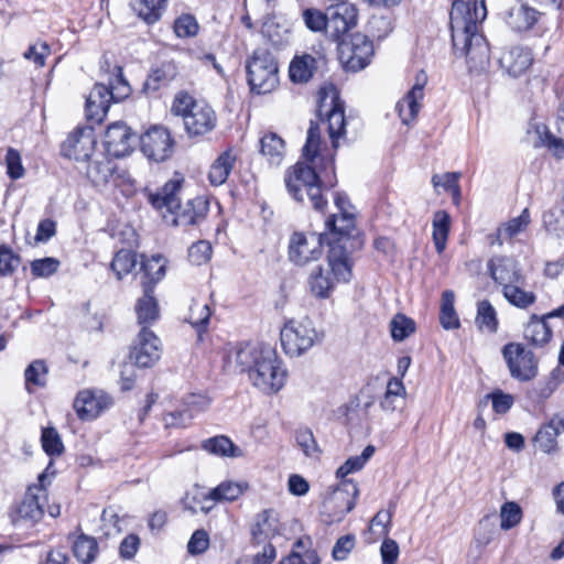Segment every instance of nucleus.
<instances>
[{"label":"nucleus","instance_id":"obj_1","mask_svg":"<svg viewBox=\"0 0 564 564\" xmlns=\"http://www.w3.org/2000/svg\"><path fill=\"white\" fill-rule=\"evenodd\" d=\"M486 17V0H456L449 13L454 54L465 57L475 74L487 72L490 65L489 43L482 33Z\"/></svg>","mask_w":564,"mask_h":564},{"label":"nucleus","instance_id":"obj_2","mask_svg":"<svg viewBox=\"0 0 564 564\" xmlns=\"http://www.w3.org/2000/svg\"><path fill=\"white\" fill-rule=\"evenodd\" d=\"M288 193L296 202L304 200V194L311 200L313 208L324 212L327 200L322 195L323 188H332L337 184L334 159H319L318 166L305 162H297L288 169L284 174Z\"/></svg>","mask_w":564,"mask_h":564},{"label":"nucleus","instance_id":"obj_3","mask_svg":"<svg viewBox=\"0 0 564 564\" xmlns=\"http://www.w3.org/2000/svg\"><path fill=\"white\" fill-rule=\"evenodd\" d=\"M236 364L248 372L252 384L264 393L280 391L286 381V369L276 351L269 345H246L236 354Z\"/></svg>","mask_w":564,"mask_h":564},{"label":"nucleus","instance_id":"obj_4","mask_svg":"<svg viewBox=\"0 0 564 564\" xmlns=\"http://www.w3.org/2000/svg\"><path fill=\"white\" fill-rule=\"evenodd\" d=\"M181 186V180H170L160 191L149 195V202L155 209L166 208L169 213L173 214L175 226H198L207 217L209 202L207 198L198 196L182 206L177 196Z\"/></svg>","mask_w":564,"mask_h":564},{"label":"nucleus","instance_id":"obj_5","mask_svg":"<svg viewBox=\"0 0 564 564\" xmlns=\"http://www.w3.org/2000/svg\"><path fill=\"white\" fill-rule=\"evenodd\" d=\"M348 239L341 240L329 248L328 267H315L308 276L311 293L318 299H328L336 283L348 282L351 278L352 262L347 249Z\"/></svg>","mask_w":564,"mask_h":564},{"label":"nucleus","instance_id":"obj_6","mask_svg":"<svg viewBox=\"0 0 564 564\" xmlns=\"http://www.w3.org/2000/svg\"><path fill=\"white\" fill-rule=\"evenodd\" d=\"M171 111L183 119L185 131L189 137H200L212 132L217 126V113L204 100L194 99L188 93L175 95Z\"/></svg>","mask_w":564,"mask_h":564},{"label":"nucleus","instance_id":"obj_7","mask_svg":"<svg viewBox=\"0 0 564 564\" xmlns=\"http://www.w3.org/2000/svg\"><path fill=\"white\" fill-rule=\"evenodd\" d=\"M246 70L248 84L253 93H270L279 84L278 62L268 50H254L246 63Z\"/></svg>","mask_w":564,"mask_h":564},{"label":"nucleus","instance_id":"obj_8","mask_svg":"<svg viewBox=\"0 0 564 564\" xmlns=\"http://www.w3.org/2000/svg\"><path fill=\"white\" fill-rule=\"evenodd\" d=\"M322 339L308 318L289 321L281 329V344L286 355L297 357Z\"/></svg>","mask_w":564,"mask_h":564},{"label":"nucleus","instance_id":"obj_9","mask_svg":"<svg viewBox=\"0 0 564 564\" xmlns=\"http://www.w3.org/2000/svg\"><path fill=\"white\" fill-rule=\"evenodd\" d=\"M46 478L47 475L42 473L37 478L39 484L28 487L24 498L11 514L13 523L25 521L34 524L43 518L44 503L47 502V490L45 488Z\"/></svg>","mask_w":564,"mask_h":564},{"label":"nucleus","instance_id":"obj_10","mask_svg":"<svg viewBox=\"0 0 564 564\" xmlns=\"http://www.w3.org/2000/svg\"><path fill=\"white\" fill-rule=\"evenodd\" d=\"M337 50L341 62L354 72L365 68L373 55L372 42L361 33L351 34L339 41Z\"/></svg>","mask_w":564,"mask_h":564},{"label":"nucleus","instance_id":"obj_11","mask_svg":"<svg viewBox=\"0 0 564 564\" xmlns=\"http://www.w3.org/2000/svg\"><path fill=\"white\" fill-rule=\"evenodd\" d=\"M86 162V176L99 189L119 186L124 177V172L119 171L117 163L104 153H96Z\"/></svg>","mask_w":564,"mask_h":564},{"label":"nucleus","instance_id":"obj_12","mask_svg":"<svg viewBox=\"0 0 564 564\" xmlns=\"http://www.w3.org/2000/svg\"><path fill=\"white\" fill-rule=\"evenodd\" d=\"M162 343L149 327L143 326L132 345L129 359L138 368H151L161 358Z\"/></svg>","mask_w":564,"mask_h":564},{"label":"nucleus","instance_id":"obj_13","mask_svg":"<svg viewBox=\"0 0 564 564\" xmlns=\"http://www.w3.org/2000/svg\"><path fill=\"white\" fill-rule=\"evenodd\" d=\"M502 356L512 378L519 381H529L536 376L538 362L533 352L525 350L520 344L510 343L505 345Z\"/></svg>","mask_w":564,"mask_h":564},{"label":"nucleus","instance_id":"obj_14","mask_svg":"<svg viewBox=\"0 0 564 564\" xmlns=\"http://www.w3.org/2000/svg\"><path fill=\"white\" fill-rule=\"evenodd\" d=\"M358 10L350 2H339L328 8L327 36L338 44L357 25Z\"/></svg>","mask_w":564,"mask_h":564},{"label":"nucleus","instance_id":"obj_15","mask_svg":"<svg viewBox=\"0 0 564 564\" xmlns=\"http://www.w3.org/2000/svg\"><path fill=\"white\" fill-rule=\"evenodd\" d=\"M95 147L96 137L93 128L77 127L62 143L61 153L77 162H86L96 154Z\"/></svg>","mask_w":564,"mask_h":564},{"label":"nucleus","instance_id":"obj_16","mask_svg":"<svg viewBox=\"0 0 564 564\" xmlns=\"http://www.w3.org/2000/svg\"><path fill=\"white\" fill-rule=\"evenodd\" d=\"M318 116L327 122L328 134L334 149L338 148V140L345 134L344 105L336 94L322 96L318 106Z\"/></svg>","mask_w":564,"mask_h":564},{"label":"nucleus","instance_id":"obj_17","mask_svg":"<svg viewBox=\"0 0 564 564\" xmlns=\"http://www.w3.org/2000/svg\"><path fill=\"white\" fill-rule=\"evenodd\" d=\"M113 404L112 398L102 390H80L73 408L82 421H93Z\"/></svg>","mask_w":564,"mask_h":564},{"label":"nucleus","instance_id":"obj_18","mask_svg":"<svg viewBox=\"0 0 564 564\" xmlns=\"http://www.w3.org/2000/svg\"><path fill=\"white\" fill-rule=\"evenodd\" d=\"M140 143L143 154L155 162L165 161L173 152V140L164 127L150 128L140 138Z\"/></svg>","mask_w":564,"mask_h":564},{"label":"nucleus","instance_id":"obj_19","mask_svg":"<svg viewBox=\"0 0 564 564\" xmlns=\"http://www.w3.org/2000/svg\"><path fill=\"white\" fill-rule=\"evenodd\" d=\"M533 61V53L530 48L514 45L501 50L498 65L508 77L519 78L529 70Z\"/></svg>","mask_w":564,"mask_h":564},{"label":"nucleus","instance_id":"obj_20","mask_svg":"<svg viewBox=\"0 0 564 564\" xmlns=\"http://www.w3.org/2000/svg\"><path fill=\"white\" fill-rule=\"evenodd\" d=\"M323 254L319 237L314 234L306 236L294 232L289 242V258L296 265H305L310 261L317 260Z\"/></svg>","mask_w":564,"mask_h":564},{"label":"nucleus","instance_id":"obj_21","mask_svg":"<svg viewBox=\"0 0 564 564\" xmlns=\"http://www.w3.org/2000/svg\"><path fill=\"white\" fill-rule=\"evenodd\" d=\"M115 69L116 75L109 86L96 84L90 90L88 98L91 105L98 102L99 107H101V105L110 107L111 101L118 102L129 97L131 88L123 77L122 68L116 66Z\"/></svg>","mask_w":564,"mask_h":564},{"label":"nucleus","instance_id":"obj_22","mask_svg":"<svg viewBox=\"0 0 564 564\" xmlns=\"http://www.w3.org/2000/svg\"><path fill=\"white\" fill-rule=\"evenodd\" d=\"M427 83V75L420 69L414 77V84L406 95L397 102L395 110L404 124L413 122L420 111V101L424 97V87Z\"/></svg>","mask_w":564,"mask_h":564},{"label":"nucleus","instance_id":"obj_23","mask_svg":"<svg viewBox=\"0 0 564 564\" xmlns=\"http://www.w3.org/2000/svg\"><path fill=\"white\" fill-rule=\"evenodd\" d=\"M487 270L495 283L502 289L513 283H524L520 264L511 257H492L487 263Z\"/></svg>","mask_w":564,"mask_h":564},{"label":"nucleus","instance_id":"obj_24","mask_svg":"<svg viewBox=\"0 0 564 564\" xmlns=\"http://www.w3.org/2000/svg\"><path fill=\"white\" fill-rule=\"evenodd\" d=\"M133 139L134 134L130 128L126 123L118 121L108 126L104 138V145L109 155L122 158L131 151Z\"/></svg>","mask_w":564,"mask_h":564},{"label":"nucleus","instance_id":"obj_25","mask_svg":"<svg viewBox=\"0 0 564 564\" xmlns=\"http://www.w3.org/2000/svg\"><path fill=\"white\" fill-rule=\"evenodd\" d=\"M540 18V12L524 2H517L505 14L506 24L514 32L531 30Z\"/></svg>","mask_w":564,"mask_h":564},{"label":"nucleus","instance_id":"obj_26","mask_svg":"<svg viewBox=\"0 0 564 564\" xmlns=\"http://www.w3.org/2000/svg\"><path fill=\"white\" fill-rule=\"evenodd\" d=\"M279 532V518L274 509H264L254 518L250 533L257 544L267 543Z\"/></svg>","mask_w":564,"mask_h":564},{"label":"nucleus","instance_id":"obj_27","mask_svg":"<svg viewBox=\"0 0 564 564\" xmlns=\"http://www.w3.org/2000/svg\"><path fill=\"white\" fill-rule=\"evenodd\" d=\"M358 494L357 484L351 479H344L333 489L328 501L333 503L337 514L345 516L355 508Z\"/></svg>","mask_w":564,"mask_h":564},{"label":"nucleus","instance_id":"obj_28","mask_svg":"<svg viewBox=\"0 0 564 564\" xmlns=\"http://www.w3.org/2000/svg\"><path fill=\"white\" fill-rule=\"evenodd\" d=\"M326 227L333 232L337 234L338 238L332 241L330 247L335 243H339L344 239H348L349 243L347 245V249L352 252V249L360 241L356 238L350 237V232L355 229V215L352 212L334 214L326 220Z\"/></svg>","mask_w":564,"mask_h":564},{"label":"nucleus","instance_id":"obj_29","mask_svg":"<svg viewBox=\"0 0 564 564\" xmlns=\"http://www.w3.org/2000/svg\"><path fill=\"white\" fill-rule=\"evenodd\" d=\"M178 68L173 61H164L151 68L143 84L145 93H154L161 87L167 86L177 76Z\"/></svg>","mask_w":564,"mask_h":564},{"label":"nucleus","instance_id":"obj_30","mask_svg":"<svg viewBox=\"0 0 564 564\" xmlns=\"http://www.w3.org/2000/svg\"><path fill=\"white\" fill-rule=\"evenodd\" d=\"M135 313L138 323L141 328L143 326L149 327L159 319V305L155 297L153 296V290L151 285H144L143 295L138 300L135 305Z\"/></svg>","mask_w":564,"mask_h":564},{"label":"nucleus","instance_id":"obj_31","mask_svg":"<svg viewBox=\"0 0 564 564\" xmlns=\"http://www.w3.org/2000/svg\"><path fill=\"white\" fill-rule=\"evenodd\" d=\"M318 61L310 54L296 55L290 63L289 76L295 84L307 83L317 70Z\"/></svg>","mask_w":564,"mask_h":564},{"label":"nucleus","instance_id":"obj_32","mask_svg":"<svg viewBox=\"0 0 564 564\" xmlns=\"http://www.w3.org/2000/svg\"><path fill=\"white\" fill-rule=\"evenodd\" d=\"M260 151L270 164L280 165L285 155V142L274 132H268L260 139Z\"/></svg>","mask_w":564,"mask_h":564},{"label":"nucleus","instance_id":"obj_33","mask_svg":"<svg viewBox=\"0 0 564 564\" xmlns=\"http://www.w3.org/2000/svg\"><path fill=\"white\" fill-rule=\"evenodd\" d=\"M236 159L231 150L223 152L210 166L208 173L209 182L215 186L224 184L234 169Z\"/></svg>","mask_w":564,"mask_h":564},{"label":"nucleus","instance_id":"obj_34","mask_svg":"<svg viewBox=\"0 0 564 564\" xmlns=\"http://www.w3.org/2000/svg\"><path fill=\"white\" fill-rule=\"evenodd\" d=\"M451 216L445 210H437L434 213L432 220V239L436 249V252L441 254L447 243L449 230H451Z\"/></svg>","mask_w":564,"mask_h":564},{"label":"nucleus","instance_id":"obj_35","mask_svg":"<svg viewBox=\"0 0 564 564\" xmlns=\"http://www.w3.org/2000/svg\"><path fill=\"white\" fill-rule=\"evenodd\" d=\"M475 325L482 333H497L499 327L497 311L488 300H481L477 303Z\"/></svg>","mask_w":564,"mask_h":564},{"label":"nucleus","instance_id":"obj_36","mask_svg":"<svg viewBox=\"0 0 564 564\" xmlns=\"http://www.w3.org/2000/svg\"><path fill=\"white\" fill-rule=\"evenodd\" d=\"M524 337L534 346H543L552 338V329L546 318L532 315L524 329Z\"/></svg>","mask_w":564,"mask_h":564},{"label":"nucleus","instance_id":"obj_37","mask_svg":"<svg viewBox=\"0 0 564 564\" xmlns=\"http://www.w3.org/2000/svg\"><path fill=\"white\" fill-rule=\"evenodd\" d=\"M202 448L213 455L220 457L235 458L242 456L241 449L225 435H218L203 441Z\"/></svg>","mask_w":564,"mask_h":564},{"label":"nucleus","instance_id":"obj_38","mask_svg":"<svg viewBox=\"0 0 564 564\" xmlns=\"http://www.w3.org/2000/svg\"><path fill=\"white\" fill-rule=\"evenodd\" d=\"M455 293L452 290H445L442 293L440 323L444 329H457L460 327L459 317L454 307Z\"/></svg>","mask_w":564,"mask_h":564},{"label":"nucleus","instance_id":"obj_39","mask_svg":"<svg viewBox=\"0 0 564 564\" xmlns=\"http://www.w3.org/2000/svg\"><path fill=\"white\" fill-rule=\"evenodd\" d=\"M531 221L530 212L528 208H524L518 217L510 219L508 223L503 224L497 230V240L499 245H502L503 241L510 240L517 235L521 234L527 229Z\"/></svg>","mask_w":564,"mask_h":564},{"label":"nucleus","instance_id":"obj_40","mask_svg":"<svg viewBox=\"0 0 564 564\" xmlns=\"http://www.w3.org/2000/svg\"><path fill=\"white\" fill-rule=\"evenodd\" d=\"M166 6V0H133L132 8L148 24L160 20Z\"/></svg>","mask_w":564,"mask_h":564},{"label":"nucleus","instance_id":"obj_41","mask_svg":"<svg viewBox=\"0 0 564 564\" xmlns=\"http://www.w3.org/2000/svg\"><path fill=\"white\" fill-rule=\"evenodd\" d=\"M249 488L246 481L225 480L213 488V496L219 502H232L241 497Z\"/></svg>","mask_w":564,"mask_h":564},{"label":"nucleus","instance_id":"obj_42","mask_svg":"<svg viewBox=\"0 0 564 564\" xmlns=\"http://www.w3.org/2000/svg\"><path fill=\"white\" fill-rule=\"evenodd\" d=\"M141 270L148 279L142 282V285L149 284L154 290V284L165 275V259L161 254L152 256L150 259L141 261Z\"/></svg>","mask_w":564,"mask_h":564},{"label":"nucleus","instance_id":"obj_43","mask_svg":"<svg viewBox=\"0 0 564 564\" xmlns=\"http://www.w3.org/2000/svg\"><path fill=\"white\" fill-rule=\"evenodd\" d=\"M522 284L513 283L507 285L502 289V295L511 305L524 310L534 304L536 296L533 292L521 289Z\"/></svg>","mask_w":564,"mask_h":564},{"label":"nucleus","instance_id":"obj_44","mask_svg":"<svg viewBox=\"0 0 564 564\" xmlns=\"http://www.w3.org/2000/svg\"><path fill=\"white\" fill-rule=\"evenodd\" d=\"M73 554L82 564H90L97 554L98 545L94 538L79 535L73 542Z\"/></svg>","mask_w":564,"mask_h":564},{"label":"nucleus","instance_id":"obj_45","mask_svg":"<svg viewBox=\"0 0 564 564\" xmlns=\"http://www.w3.org/2000/svg\"><path fill=\"white\" fill-rule=\"evenodd\" d=\"M375 401L369 398L366 402L360 403L358 398L351 399L347 405V421L350 423L357 422L358 425H362L364 422L372 420L370 415V409L373 406Z\"/></svg>","mask_w":564,"mask_h":564},{"label":"nucleus","instance_id":"obj_46","mask_svg":"<svg viewBox=\"0 0 564 564\" xmlns=\"http://www.w3.org/2000/svg\"><path fill=\"white\" fill-rule=\"evenodd\" d=\"M137 262V254L133 251L121 249L115 254L110 267L118 280H121L135 268Z\"/></svg>","mask_w":564,"mask_h":564},{"label":"nucleus","instance_id":"obj_47","mask_svg":"<svg viewBox=\"0 0 564 564\" xmlns=\"http://www.w3.org/2000/svg\"><path fill=\"white\" fill-rule=\"evenodd\" d=\"M375 446L368 445L362 451L361 455L349 457L336 471V477L344 480L347 475L358 471L364 468L365 464L375 454Z\"/></svg>","mask_w":564,"mask_h":564},{"label":"nucleus","instance_id":"obj_48","mask_svg":"<svg viewBox=\"0 0 564 564\" xmlns=\"http://www.w3.org/2000/svg\"><path fill=\"white\" fill-rule=\"evenodd\" d=\"M210 316L212 308L208 303L193 301L189 307L188 322L197 329L199 335L206 330Z\"/></svg>","mask_w":564,"mask_h":564},{"label":"nucleus","instance_id":"obj_49","mask_svg":"<svg viewBox=\"0 0 564 564\" xmlns=\"http://www.w3.org/2000/svg\"><path fill=\"white\" fill-rule=\"evenodd\" d=\"M261 34L273 45L282 43L288 29L282 25L275 15H265L261 22Z\"/></svg>","mask_w":564,"mask_h":564},{"label":"nucleus","instance_id":"obj_50","mask_svg":"<svg viewBox=\"0 0 564 564\" xmlns=\"http://www.w3.org/2000/svg\"><path fill=\"white\" fill-rule=\"evenodd\" d=\"M543 226L557 238L564 237V208L554 206L543 214Z\"/></svg>","mask_w":564,"mask_h":564},{"label":"nucleus","instance_id":"obj_51","mask_svg":"<svg viewBox=\"0 0 564 564\" xmlns=\"http://www.w3.org/2000/svg\"><path fill=\"white\" fill-rule=\"evenodd\" d=\"M391 337L395 341H402L415 330V323L412 318L397 314L390 322Z\"/></svg>","mask_w":564,"mask_h":564},{"label":"nucleus","instance_id":"obj_52","mask_svg":"<svg viewBox=\"0 0 564 564\" xmlns=\"http://www.w3.org/2000/svg\"><path fill=\"white\" fill-rule=\"evenodd\" d=\"M500 528L505 531L517 527L522 520V509L517 502L507 501L500 508Z\"/></svg>","mask_w":564,"mask_h":564},{"label":"nucleus","instance_id":"obj_53","mask_svg":"<svg viewBox=\"0 0 564 564\" xmlns=\"http://www.w3.org/2000/svg\"><path fill=\"white\" fill-rule=\"evenodd\" d=\"M41 443L43 451L48 456H59L64 452L62 438L54 427H44L42 430Z\"/></svg>","mask_w":564,"mask_h":564},{"label":"nucleus","instance_id":"obj_54","mask_svg":"<svg viewBox=\"0 0 564 564\" xmlns=\"http://www.w3.org/2000/svg\"><path fill=\"white\" fill-rule=\"evenodd\" d=\"M557 436L558 433L546 423L538 431L534 442L540 451L550 454L557 447Z\"/></svg>","mask_w":564,"mask_h":564},{"label":"nucleus","instance_id":"obj_55","mask_svg":"<svg viewBox=\"0 0 564 564\" xmlns=\"http://www.w3.org/2000/svg\"><path fill=\"white\" fill-rule=\"evenodd\" d=\"M321 142V133H319V127L318 123L311 121L308 131H307V138L306 142L303 147V156L306 159V161L314 163L317 158V152L319 148Z\"/></svg>","mask_w":564,"mask_h":564},{"label":"nucleus","instance_id":"obj_56","mask_svg":"<svg viewBox=\"0 0 564 564\" xmlns=\"http://www.w3.org/2000/svg\"><path fill=\"white\" fill-rule=\"evenodd\" d=\"M488 400L492 402V409L498 414L507 413L513 405V397L508 393H503L501 390L494 391L485 397L480 401L479 406L487 405Z\"/></svg>","mask_w":564,"mask_h":564},{"label":"nucleus","instance_id":"obj_57","mask_svg":"<svg viewBox=\"0 0 564 564\" xmlns=\"http://www.w3.org/2000/svg\"><path fill=\"white\" fill-rule=\"evenodd\" d=\"M213 254L210 242L199 240L188 248V260L194 265H202L207 263Z\"/></svg>","mask_w":564,"mask_h":564},{"label":"nucleus","instance_id":"obj_58","mask_svg":"<svg viewBox=\"0 0 564 564\" xmlns=\"http://www.w3.org/2000/svg\"><path fill=\"white\" fill-rule=\"evenodd\" d=\"M303 20L305 25L314 32L325 31L327 34V20H328V9L326 12H322L317 9H306L303 12Z\"/></svg>","mask_w":564,"mask_h":564},{"label":"nucleus","instance_id":"obj_59","mask_svg":"<svg viewBox=\"0 0 564 564\" xmlns=\"http://www.w3.org/2000/svg\"><path fill=\"white\" fill-rule=\"evenodd\" d=\"M47 368L42 360H35L28 366L24 371L25 384L29 389L30 384L43 387L45 384V376Z\"/></svg>","mask_w":564,"mask_h":564},{"label":"nucleus","instance_id":"obj_60","mask_svg":"<svg viewBox=\"0 0 564 564\" xmlns=\"http://www.w3.org/2000/svg\"><path fill=\"white\" fill-rule=\"evenodd\" d=\"M59 267V261L55 258L36 259L31 262V272L35 278H48L54 274Z\"/></svg>","mask_w":564,"mask_h":564},{"label":"nucleus","instance_id":"obj_61","mask_svg":"<svg viewBox=\"0 0 564 564\" xmlns=\"http://www.w3.org/2000/svg\"><path fill=\"white\" fill-rule=\"evenodd\" d=\"M20 257L15 254L11 248L0 246V275H10L20 265Z\"/></svg>","mask_w":564,"mask_h":564},{"label":"nucleus","instance_id":"obj_62","mask_svg":"<svg viewBox=\"0 0 564 564\" xmlns=\"http://www.w3.org/2000/svg\"><path fill=\"white\" fill-rule=\"evenodd\" d=\"M174 31L178 37H191L197 34L198 23L194 15L182 14L174 22Z\"/></svg>","mask_w":564,"mask_h":564},{"label":"nucleus","instance_id":"obj_63","mask_svg":"<svg viewBox=\"0 0 564 564\" xmlns=\"http://www.w3.org/2000/svg\"><path fill=\"white\" fill-rule=\"evenodd\" d=\"M459 173H444L442 175L435 174L432 177V184L435 188L443 187L445 191L453 194L454 197L459 196L458 178Z\"/></svg>","mask_w":564,"mask_h":564},{"label":"nucleus","instance_id":"obj_64","mask_svg":"<svg viewBox=\"0 0 564 564\" xmlns=\"http://www.w3.org/2000/svg\"><path fill=\"white\" fill-rule=\"evenodd\" d=\"M51 54L50 45L46 42H36L29 46L23 53V56L32 61L35 66L42 67L45 64V58Z\"/></svg>","mask_w":564,"mask_h":564}]
</instances>
